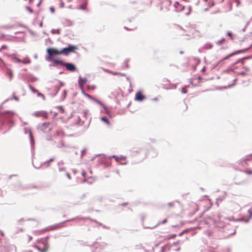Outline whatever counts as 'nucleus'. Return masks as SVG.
Wrapping results in <instances>:
<instances>
[{"label": "nucleus", "instance_id": "obj_1", "mask_svg": "<svg viewBox=\"0 0 252 252\" xmlns=\"http://www.w3.org/2000/svg\"><path fill=\"white\" fill-rule=\"evenodd\" d=\"M47 52L48 53V59L49 60H52V59H53V57L54 55H60L63 54L62 50H59L54 48H48Z\"/></svg>", "mask_w": 252, "mask_h": 252}, {"label": "nucleus", "instance_id": "obj_2", "mask_svg": "<svg viewBox=\"0 0 252 252\" xmlns=\"http://www.w3.org/2000/svg\"><path fill=\"white\" fill-rule=\"evenodd\" d=\"M40 242L42 244L43 247H40V245H35L34 247L40 252H46L48 248L46 241L41 240L39 241V243Z\"/></svg>", "mask_w": 252, "mask_h": 252}, {"label": "nucleus", "instance_id": "obj_3", "mask_svg": "<svg viewBox=\"0 0 252 252\" xmlns=\"http://www.w3.org/2000/svg\"><path fill=\"white\" fill-rule=\"evenodd\" d=\"M77 49V47L76 46L69 45L67 47L62 50V54L63 55H67L69 53L74 52V51Z\"/></svg>", "mask_w": 252, "mask_h": 252}, {"label": "nucleus", "instance_id": "obj_4", "mask_svg": "<svg viewBox=\"0 0 252 252\" xmlns=\"http://www.w3.org/2000/svg\"><path fill=\"white\" fill-rule=\"evenodd\" d=\"M83 94H84L85 96H86V97L89 98L90 99H91V100L94 101L97 104H98V105H99L100 106L102 107L105 110H106L107 107H106V105L105 104H104L102 102H101L100 101H99V100H97V99H95V98L93 97V96L90 95L89 94H88L85 93H84Z\"/></svg>", "mask_w": 252, "mask_h": 252}, {"label": "nucleus", "instance_id": "obj_5", "mask_svg": "<svg viewBox=\"0 0 252 252\" xmlns=\"http://www.w3.org/2000/svg\"><path fill=\"white\" fill-rule=\"evenodd\" d=\"M185 31L186 32V35L190 37H194L196 32L195 29L192 27L187 28Z\"/></svg>", "mask_w": 252, "mask_h": 252}, {"label": "nucleus", "instance_id": "obj_6", "mask_svg": "<svg viewBox=\"0 0 252 252\" xmlns=\"http://www.w3.org/2000/svg\"><path fill=\"white\" fill-rule=\"evenodd\" d=\"M63 227V222H61L57 224H55L54 225L48 226L46 230V231H51L54 230L62 227Z\"/></svg>", "mask_w": 252, "mask_h": 252}, {"label": "nucleus", "instance_id": "obj_7", "mask_svg": "<svg viewBox=\"0 0 252 252\" xmlns=\"http://www.w3.org/2000/svg\"><path fill=\"white\" fill-rule=\"evenodd\" d=\"M33 115L36 117H41L46 119H47V118H48V115H47V112L43 111L35 112L33 114Z\"/></svg>", "mask_w": 252, "mask_h": 252}, {"label": "nucleus", "instance_id": "obj_8", "mask_svg": "<svg viewBox=\"0 0 252 252\" xmlns=\"http://www.w3.org/2000/svg\"><path fill=\"white\" fill-rule=\"evenodd\" d=\"M64 66L68 70L70 71H74L76 69L75 66L72 63H65Z\"/></svg>", "mask_w": 252, "mask_h": 252}, {"label": "nucleus", "instance_id": "obj_9", "mask_svg": "<svg viewBox=\"0 0 252 252\" xmlns=\"http://www.w3.org/2000/svg\"><path fill=\"white\" fill-rule=\"evenodd\" d=\"M251 160H252V154L250 155L247 156L246 157H245V158H244L243 159H241L240 160L239 163L240 164H241L242 165H244V163H246V164H247V162H246L247 161Z\"/></svg>", "mask_w": 252, "mask_h": 252}, {"label": "nucleus", "instance_id": "obj_10", "mask_svg": "<svg viewBox=\"0 0 252 252\" xmlns=\"http://www.w3.org/2000/svg\"><path fill=\"white\" fill-rule=\"evenodd\" d=\"M145 98V96L142 94L141 92H138L136 94L135 99L138 101H142Z\"/></svg>", "mask_w": 252, "mask_h": 252}, {"label": "nucleus", "instance_id": "obj_11", "mask_svg": "<svg viewBox=\"0 0 252 252\" xmlns=\"http://www.w3.org/2000/svg\"><path fill=\"white\" fill-rule=\"evenodd\" d=\"M246 51V50H238V51H237L234 53H231L230 54H229L228 55H227V56H226L223 60H226V59H228L229 57H232L236 54H239V53H242V52H244Z\"/></svg>", "mask_w": 252, "mask_h": 252}, {"label": "nucleus", "instance_id": "obj_12", "mask_svg": "<svg viewBox=\"0 0 252 252\" xmlns=\"http://www.w3.org/2000/svg\"><path fill=\"white\" fill-rule=\"evenodd\" d=\"M51 61L53 62L55 65H61L62 66H64V63L63 62V61L60 60H57V59H52V60H50Z\"/></svg>", "mask_w": 252, "mask_h": 252}, {"label": "nucleus", "instance_id": "obj_13", "mask_svg": "<svg viewBox=\"0 0 252 252\" xmlns=\"http://www.w3.org/2000/svg\"><path fill=\"white\" fill-rule=\"evenodd\" d=\"M174 207V204L173 202L168 203L164 207L166 211H169L170 209Z\"/></svg>", "mask_w": 252, "mask_h": 252}, {"label": "nucleus", "instance_id": "obj_14", "mask_svg": "<svg viewBox=\"0 0 252 252\" xmlns=\"http://www.w3.org/2000/svg\"><path fill=\"white\" fill-rule=\"evenodd\" d=\"M87 81V80L86 78H80L79 82L80 84L84 85L86 83Z\"/></svg>", "mask_w": 252, "mask_h": 252}, {"label": "nucleus", "instance_id": "obj_15", "mask_svg": "<svg viewBox=\"0 0 252 252\" xmlns=\"http://www.w3.org/2000/svg\"><path fill=\"white\" fill-rule=\"evenodd\" d=\"M113 158H114L117 162H119L120 160H121V159H122L123 160H125V158L123 157H118L117 156H113Z\"/></svg>", "mask_w": 252, "mask_h": 252}, {"label": "nucleus", "instance_id": "obj_16", "mask_svg": "<svg viewBox=\"0 0 252 252\" xmlns=\"http://www.w3.org/2000/svg\"><path fill=\"white\" fill-rule=\"evenodd\" d=\"M100 120L104 122V123H105L106 124H107V125H110V123L108 121V120H107V119L105 117H101L100 118Z\"/></svg>", "mask_w": 252, "mask_h": 252}, {"label": "nucleus", "instance_id": "obj_17", "mask_svg": "<svg viewBox=\"0 0 252 252\" xmlns=\"http://www.w3.org/2000/svg\"><path fill=\"white\" fill-rule=\"evenodd\" d=\"M244 172L248 175L252 174V170L250 169H247L244 171Z\"/></svg>", "mask_w": 252, "mask_h": 252}, {"label": "nucleus", "instance_id": "obj_18", "mask_svg": "<svg viewBox=\"0 0 252 252\" xmlns=\"http://www.w3.org/2000/svg\"><path fill=\"white\" fill-rule=\"evenodd\" d=\"M83 114L85 118H87L89 115V111L87 110H84L83 112Z\"/></svg>", "mask_w": 252, "mask_h": 252}, {"label": "nucleus", "instance_id": "obj_19", "mask_svg": "<svg viewBox=\"0 0 252 252\" xmlns=\"http://www.w3.org/2000/svg\"><path fill=\"white\" fill-rule=\"evenodd\" d=\"M107 72H110L111 73H112L113 75H121V76H123L124 75V74L122 73H118V72H112V71H109L108 70H106Z\"/></svg>", "mask_w": 252, "mask_h": 252}, {"label": "nucleus", "instance_id": "obj_20", "mask_svg": "<svg viewBox=\"0 0 252 252\" xmlns=\"http://www.w3.org/2000/svg\"><path fill=\"white\" fill-rule=\"evenodd\" d=\"M227 35L230 37V38L231 39H233L234 37H233V34H232V33L230 31H228L227 32Z\"/></svg>", "mask_w": 252, "mask_h": 252}, {"label": "nucleus", "instance_id": "obj_21", "mask_svg": "<svg viewBox=\"0 0 252 252\" xmlns=\"http://www.w3.org/2000/svg\"><path fill=\"white\" fill-rule=\"evenodd\" d=\"M54 161V158H51L49 160L47 161L46 162H45L43 165H46V166H49V163L50 162H52V161Z\"/></svg>", "mask_w": 252, "mask_h": 252}, {"label": "nucleus", "instance_id": "obj_22", "mask_svg": "<svg viewBox=\"0 0 252 252\" xmlns=\"http://www.w3.org/2000/svg\"><path fill=\"white\" fill-rule=\"evenodd\" d=\"M30 88L33 93H37L38 92L37 90H36L35 88H34L31 86H30Z\"/></svg>", "mask_w": 252, "mask_h": 252}, {"label": "nucleus", "instance_id": "obj_23", "mask_svg": "<svg viewBox=\"0 0 252 252\" xmlns=\"http://www.w3.org/2000/svg\"><path fill=\"white\" fill-rule=\"evenodd\" d=\"M50 124L47 123H45L42 124V126L44 128L48 127Z\"/></svg>", "mask_w": 252, "mask_h": 252}, {"label": "nucleus", "instance_id": "obj_24", "mask_svg": "<svg viewBox=\"0 0 252 252\" xmlns=\"http://www.w3.org/2000/svg\"><path fill=\"white\" fill-rule=\"evenodd\" d=\"M37 95H38V96H40V97H42V98H43V99H45V96H44V94H41V93H39V92H38V93H37Z\"/></svg>", "mask_w": 252, "mask_h": 252}, {"label": "nucleus", "instance_id": "obj_25", "mask_svg": "<svg viewBox=\"0 0 252 252\" xmlns=\"http://www.w3.org/2000/svg\"><path fill=\"white\" fill-rule=\"evenodd\" d=\"M8 49V47L6 45H3L2 46L1 48L0 49V51H1L3 49Z\"/></svg>", "mask_w": 252, "mask_h": 252}, {"label": "nucleus", "instance_id": "obj_26", "mask_svg": "<svg viewBox=\"0 0 252 252\" xmlns=\"http://www.w3.org/2000/svg\"><path fill=\"white\" fill-rule=\"evenodd\" d=\"M176 236V234H172V235H170L168 237V239H172V238H175V237Z\"/></svg>", "mask_w": 252, "mask_h": 252}, {"label": "nucleus", "instance_id": "obj_27", "mask_svg": "<svg viewBox=\"0 0 252 252\" xmlns=\"http://www.w3.org/2000/svg\"><path fill=\"white\" fill-rule=\"evenodd\" d=\"M26 9L29 11L30 13H32L33 12L32 10L29 7L27 6Z\"/></svg>", "mask_w": 252, "mask_h": 252}, {"label": "nucleus", "instance_id": "obj_28", "mask_svg": "<svg viewBox=\"0 0 252 252\" xmlns=\"http://www.w3.org/2000/svg\"><path fill=\"white\" fill-rule=\"evenodd\" d=\"M50 10L52 13H54L55 12V8L53 7H50Z\"/></svg>", "mask_w": 252, "mask_h": 252}, {"label": "nucleus", "instance_id": "obj_29", "mask_svg": "<svg viewBox=\"0 0 252 252\" xmlns=\"http://www.w3.org/2000/svg\"><path fill=\"white\" fill-rule=\"evenodd\" d=\"M60 7L63 8L64 7V3L63 1H61L60 3Z\"/></svg>", "mask_w": 252, "mask_h": 252}, {"label": "nucleus", "instance_id": "obj_30", "mask_svg": "<svg viewBox=\"0 0 252 252\" xmlns=\"http://www.w3.org/2000/svg\"><path fill=\"white\" fill-rule=\"evenodd\" d=\"M167 219H164L163 221H162L161 222H159L158 224H164L166 222H167Z\"/></svg>", "mask_w": 252, "mask_h": 252}, {"label": "nucleus", "instance_id": "obj_31", "mask_svg": "<svg viewBox=\"0 0 252 252\" xmlns=\"http://www.w3.org/2000/svg\"><path fill=\"white\" fill-rule=\"evenodd\" d=\"M119 162L121 164H126V160H123L121 159V160H120Z\"/></svg>", "mask_w": 252, "mask_h": 252}, {"label": "nucleus", "instance_id": "obj_32", "mask_svg": "<svg viewBox=\"0 0 252 252\" xmlns=\"http://www.w3.org/2000/svg\"><path fill=\"white\" fill-rule=\"evenodd\" d=\"M182 93H184V94H186L187 93V91L185 89L182 88Z\"/></svg>", "mask_w": 252, "mask_h": 252}, {"label": "nucleus", "instance_id": "obj_33", "mask_svg": "<svg viewBox=\"0 0 252 252\" xmlns=\"http://www.w3.org/2000/svg\"><path fill=\"white\" fill-rule=\"evenodd\" d=\"M225 41V39L224 38H222L221 40L219 41L218 42L219 44H221L222 42H224Z\"/></svg>", "mask_w": 252, "mask_h": 252}, {"label": "nucleus", "instance_id": "obj_34", "mask_svg": "<svg viewBox=\"0 0 252 252\" xmlns=\"http://www.w3.org/2000/svg\"><path fill=\"white\" fill-rule=\"evenodd\" d=\"M22 62L25 64H26V63H29L30 62V61L28 60H26V61H23Z\"/></svg>", "mask_w": 252, "mask_h": 252}, {"label": "nucleus", "instance_id": "obj_35", "mask_svg": "<svg viewBox=\"0 0 252 252\" xmlns=\"http://www.w3.org/2000/svg\"><path fill=\"white\" fill-rule=\"evenodd\" d=\"M58 108L62 112H64V110L62 107L60 106V107H58Z\"/></svg>", "mask_w": 252, "mask_h": 252}, {"label": "nucleus", "instance_id": "obj_36", "mask_svg": "<svg viewBox=\"0 0 252 252\" xmlns=\"http://www.w3.org/2000/svg\"><path fill=\"white\" fill-rule=\"evenodd\" d=\"M66 175L69 179H71V177L68 173H66Z\"/></svg>", "mask_w": 252, "mask_h": 252}, {"label": "nucleus", "instance_id": "obj_37", "mask_svg": "<svg viewBox=\"0 0 252 252\" xmlns=\"http://www.w3.org/2000/svg\"><path fill=\"white\" fill-rule=\"evenodd\" d=\"M15 60H16V61L18 63H21L22 62L21 60L18 58H15Z\"/></svg>", "mask_w": 252, "mask_h": 252}, {"label": "nucleus", "instance_id": "obj_38", "mask_svg": "<svg viewBox=\"0 0 252 252\" xmlns=\"http://www.w3.org/2000/svg\"><path fill=\"white\" fill-rule=\"evenodd\" d=\"M85 174H86L85 172V171H82V176H83L84 178H85Z\"/></svg>", "mask_w": 252, "mask_h": 252}, {"label": "nucleus", "instance_id": "obj_39", "mask_svg": "<svg viewBox=\"0 0 252 252\" xmlns=\"http://www.w3.org/2000/svg\"><path fill=\"white\" fill-rule=\"evenodd\" d=\"M185 110H186L187 109V108H188V106H187V105L186 104H185Z\"/></svg>", "mask_w": 252, "mask_h": 252}, {"label": "nucleus", "instance_id": "obj_40", "mask_svg": "<svg viewBox=\"0 0 252 252\" xmlns=\"http://www.w3.org/2000/svg\"><path fill=\"white\" fill-rule=\"evenodd\" d=\"M94 89H95V87H94L93 88V89L94 90Z\"/></svg>", "mask_w": 252, "mask_h": 252}]
</instances>
